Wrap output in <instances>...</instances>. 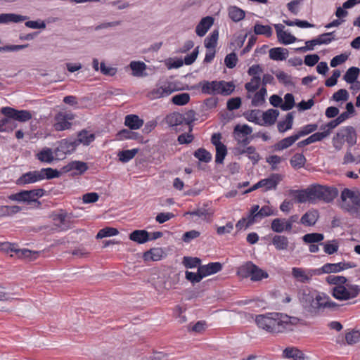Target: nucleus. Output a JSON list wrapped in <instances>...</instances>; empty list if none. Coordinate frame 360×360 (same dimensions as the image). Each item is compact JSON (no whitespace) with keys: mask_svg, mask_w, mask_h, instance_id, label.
Returning a JSON list of instances; mask_svg holds the SVG:
<instances>
[{"mask_svg":"<svg viewBox=\"0 0 360 360\" xmlns=\"http://www.w3.org/2000/svg\"><path fill=\"white\" fill-rule=\"evenodd\" d=\"M298 298L304 311L312 317L318 316L326 309L337 310L340 307V304L333 302L326 293L311 287L300 289Z\"/></svg>","mask_w":360,"mask_h":360,"instance_id":"obj_1","label":"nucleus"},{"mask_svg":"<svg viewBox=\"0 0 360 360\" xmlns=\"http://www.w3.org/2000/svg\"><path fill=\"white\" fill-rule=\"evenodd\" d=\"M299 319L278 312L266 313L256 316L255 322L259 328L271 333H282L292 330Z\"/></svg>","mask_w":360,"mask_h":360,"instance_id":"obj_2","label":"nucleus"},{"mask_svg":"<svg viewBox=\"0 0 360 360\" xmlns=\"http://www.w3.org/2000/svg\"><path fill=\"white\" fill-rule=\"evenodd\" d=\"M340 198L341 207L360 219V195L349 188H345L341 193Z\"/></svg>","mask_w":360,"mask_h":360,"instance_id":"obj_3","label":"nucleus"},{"mask_svg":"<svg viewBox=\"0 0 360 360\" xmlns=\"http://www.w3.org/2000/svg\"><path fill=\"white\" fill-rule=\"evenodd\" d=\"M330 292L335 299L339 301H347L356 298L360 295V286L347 283L333 287Z\"/></svg>","mask_w":360,"mask_h":360,"instance_id":"obj_4","label":"nucleus"},{"mask_svg":"<svg viewBox=\"0 0 360 360\" xmlns=\"http://www.w3.org/2000/svg\"><path fill=\"white\" fill-rule=\"evenodd\" d=\"M45 191L43 188L32 189L29 191H21L17 193L12 194L9 198L12 200L18 202H26L30 204L32 202H37L41 205L40 202L37 198L44 196Z\"/></svg>","mask_w":360,"mask_h":360,"instance_id":"obj_5","label":"nucleus"},{"mask_svg":"<svg viewBox=\"0 0 360 360\" xmlns=\"http://www.w3.org/2000/svg\"><path fill=\"white\" fill-rule=\"evenodd\" d=\"M314 202L316 200H323L325 202H332L338 195V190L333 186L316 185L313 186Z\"/></svg>","mask_w":360,"mask_h":360,"instance_id":"obj_6","label":"nucleus"},{"mask_svg":"<svg viewBox=\"0 0 360 360\" xmlns=\"http://www.w3.org/2000/svg\"><path fill=\"white\" fill-rule=\"evenodd\" d=\"M176 90L172 82H165L162 85L158 84L155 89L148 92L147 97L150 100L158 99L168 96Z\"/></svg>","mask_w":360,"mask_h":360,"instance_id":"obj_7","label":"nucleus"},{"mask_svg":"<svg viewBox=\"0 0 360 360\" xmlns=\"http://www.w3.org/2000/svg\"><path fill=\"white\" fill-rule=\"evenodd\" d=\"M1 112L6 117L13 118L14 121L21 122H27L32 119V114L27 110H17L11 107H3Z\"/></svg>","mask_w":360,"mask_h":360,"instance_id":"obj_8","label":"nucleus"},{"mask_svg":"<svg viewBox=\"0 0 360 360\" xmlns=\"http://www.w3.org/2000/svg\"><path fill=\"white\" fill-rule=\"evenodd\" d=\"M316 275L319 276L317 269H304L299 267H293L292 269V276L293 278L302 283H309L312 276Z\"/></svg>","mask_w":360,"mask_h":360,"instance_id":"obj_9","label":"nucleus"},{"mask_svg":"<svg viewBox=\"0 0 360 360\" xmlns=\"http://www.w3.org/2000/svg\"><path fill=\"white\" fill-rule=\"evenodd\" d=\"M220 84H221L219 83V81L216 80L212 82L202 80L191 87H188L187 89L194 90L200 88L201 92L204 94L216 95L218 94V90Z\"/></svg>","mask_w":360,"mask_h":360,"instance_id":"obj_10","label":"nucleus"},{"mask_svg":"<svg viewBox=\"0 0 360 360\" xmlns=\"http://www.w3.org/2000/svg\"><path fill=\"white\" fill-rule=\"evenodd\" d=\"M3 249L6 250L8 252H11V256H16L18 258H35L37 252H32L28 249H18L15 244L11 243H6L2 245Z\"/></svg>","mask_w":360,"mask_h":360,"instance_id":"obj_11","label":"nucleus"},{"mask_svg":"<svg viewBox=\"0 0 360 360\" xmlns=\"http://www.w3.org/2000/svg\"><path fill=\"white\" fill-rule=\"evenodd\" d=\"M75 115L72 113L60 112L55 116L54 128L56 131H63L71 127L72 123L70 122L74 120Z\"/></svg>","mask_w":360,"mask_h":360,"instance_id":"obj_12","label":"nucleus"},{"mask_svg":"<svg viewBox=\"0 0 360 360\" xmlns=\"http://www.w3.org/2000/svg\"><path fill=\"white\" fill-rule=\"evenodd\" d=\"M338 136L346 141L349 148L356 143L357 134L352 126H347L341 128L338 132Z\"/></svg>","mask_w":360,"mask_h":360,"instance_id":"obj_13","label":"nucleus"},{"mask_svg":"<svg viewBox=\"0 0 360 360\" xmlns=\"http://www.w3.org/2000/svg\"><path fill=\"white\" fill-rule=\"evenodd\" d=\"M290 194L296 198L297 202L303 203L307 201L314 202L313 186L305 190H290Z\"/></svg>","mask_w":360,"mask_h":360,"instance_id":"obj_14","label":"nucleus"},{"mask_svg":"<svg viewBox=\"0 0 360 360\" xmlns=\"http://www.w3.org/2000/svg\"><path fill=\"white\" fill-rule=\"evenodd\" d=\"M41 176L39 175V170L27 172L22 174L17 180L16 184L18 186H25L29 184H33L41 181Z\"/></svg>","mask_w":360,"mask_h":360,"instance_id":"obj_15","label":"nucleus"},{"mask_svg":"<svg viewBox=\"0 0 360 360\" xmlns=\"http://www.w3.org/2000/svg\"><path fill=\"white\" fill-rule=\"evenodd\" d=\"M213 23V17L206 16L202 18L195 27L196 34L200 37L205 36Z\"/></svg>","mask_w":360,"mask_h":360,"instance_id":"obj_16","label":"nucleus"},{"mask_svg":"<svg viewBox=\"0 0 360 360\" xmlns=\"http://www.w3.org/2000/svg\"><path fill=\"white\" fill-rule=\"evenodd\" d=\"M282 180V176L279 174H271L268 178L261 179L264 191L276 189L279 182Z\"/></svg>","mask_w":360,"mask_h":360,"instance_id":"obj_17","label":"nucleus"},{"mask_svg":"<svg viewBox=\"0 0 360 360\" xmlns=\"http://www.w3.org/2000/svg\"><path fill=\"white\" fill-rule=\"evenodd\" d=\"M124 124L131 130L140 129L143 124V120L136 115H127L124 118Z\"/></svg>","mask_w":360,"mask_h":360,"instance_id":"obj_18","label":"nucleus"},{"mask_svg":"<svg viewBox=\"0 0 360 360\" xmlns=\"http://www.w3.org/2000/svg\"><path fill=\"white\" fill-rule=\"evenodd\" d=\"M88 168L89 167L86 162L75 160L64 166L62 169L64 172H68L72 170H77L80 174H84L88 169Z\"/></svg>","mask_w":360,"mask_h":360,"instance_id":"obj_19","label":"nucleus"},{"mask_svg":"<svg viewBox=\"0 0 360 360\" xmlns=\"http://www.w3.org/2000/svg\"><path fill=\"white\" fill-rule=\"evenodd\" d=\"M299 138L295 133L290 136L286 137L278 141L274 145V149L276 151L283 150L291 146Z\"/></svg>","mask_w":360,"mask_h":360,"instance_id":"obj_20","label":"nucleus"},{"mask_svg":"<svg viewBox=\"0 0 360 360\" xmlns=\"http://www.w3.org/2000/svg\"><path fill=\"white\" fill-rule=\"evenodd\" d=\"M272 245L276 250H286L289 246L288 238L284 235H275L271 240Z\"/></svg>","mask_w":360,"mask_h":360,"instance_id":"obj_21","label":"nucleus"},{"mask_svg":"<svg viewBox=\"0 0 360 360\" xmlns=\"http://www.w3.org/2000/svg\"><path fill=\"white\" fill-rule=\"evenodd\" d=\"M319 219V212L316 210L308 211L300 219V223L306 226H314Z\"/></svg>","mask_w":360,"mask_h":360,"instance_id":"obj_22","label":"nucleus"},{"mask_svg":"<svg viewBox=\"0 0 360 360\" xmlns=\"http://www.w3.org/2000/svg\"><path fill=\"white\" fill-rule=\"evenodd\" d=\"M129 239L143 244L150 240L149 233L146 230H135L130 233Z\"/></svg>","mask_w":360,"mask_h":360,"instance_id":"obj_23","label":"nucleus"},{"mask_svg":"<svg viewBox=\"0 0 360 360\" xmlns=\"http://www.w3.org/2000/svg\"><path fill=\"white\" fill-rule=\"evenodd\" d=\"M269 58L274 60H284L288 56V51L285 48L275 47L269 50Z\"/></svg>","mask_w":360,"mask_h":360,"instance_id":"obj_24","label":"nucleus"},{"mask_svg":"<svg viewBox=\"0 0 360 360\" xmlns=\"http://www.w3.org/2000/svg\"><path fill=\"white\" fill-rule=\"evenodd\" d=\"M317 269L319 275L323 274L339 273L342 271V262L326 263Z\"/></svg>","mask_w":360,"mask_h":360,"instance_id":"obj_25","label":"nucleus"},{"mask_svg":"<svg viewBox=\"0 0 360 360\" xmlns=\"http://www.w3.org/2000/svg\"><path fill=\"white\" fill-rule=\"evenodd\" d=\"M163 250L160 248H153L143 253V258L145 261H159L163 255Z\"/></svg>","mask_w":360,"mask_h":360,"instance_id":"obj_26","label":"nucleus"},{"mask_svg":"<svg viewBox=\"0 0 360 360\" xmlns=\"http://www.w3.org/2000/svg\"><path fill=\"white\" fill-rule=\"evenodd\" d=\"M27 19V16L21 15L15 13H2L0 14V23L6 24L11 22H19Z\"/></svg>","mask_w":360,"mask_h":360,"instance_id":"obj_27","label":"nucleus"},{"mask_svg":"<svg viewBox=\"0 0 360 360\" xmlns=\"http://www.w3.org/2000/svg\"><path fill=\"white\" fill-rule=\"evenodd\" d=\"M283 356L287 359L293 360H304V354L295 347H287L283 352Z\"/></svg>","mask_w":360,"mask_h":360,"instance_id":"obj_28","label":"nucleus"},{"mask_svg":"<svg viewBox=\"0 0 360 360\" xmlns=\"http://www.w3.org/2000/svg\"><path fill=\"white\" fill-rule=\"evenodd\" d=\"M229 17L235 22L242 20L245 16V12L236 6H230L228 8Z\"/></svg>","mask_w":360,"mask_h":360,"instance_id":"obj_29","label":"nucleus"},{"mask_svg":"<svg viewBox=\"0 0 360 360\" xmlns=\"http://www.w3.org/2000/svg\"><path fill=\"white\" fill-rule=\"evenodd\" d=\"M141 135L138 132L132 131L131 129H124L119 131L116 134V139L122 141L124 139L139 140L141 138Z\"/></svg>","mask_w":360,"mask_h":360,"instance_id":"obj_30","label":"nucleus"},{"mask_svg":"<svg viewBox=\"0 0 360 360\" xmlns=\"http://www.w3.org/2000/svg\"><path fill=\"white\" fill-rule=\"evenodd\" d=\"M36 158L41 162L51 163L54 160L52 149L50 148H44L36 154Z\"/></svg>","mask_w":360,"mask_h":360,"instance_id":"obj_31","label":"nucleus"},{"mask_svg":"<svg viewBox=\"0 0 360 360\" xmlns=\"http://www.w3.org/2000/svg\"><path fill=\"white\" fill-rule=\"evenodd\" d=\"M17 127V124L9 117H4L0 120V132H11Z\"/></svg>","mask_w":360,"mask_h":360,"instance_id":"obj_32","label":"nucleus"},{"mask_svg":"<svg viewBox=\"0 0 360 360\" xmlns=\"http://www.w3.org/2000/svg\"><path fill=\"white\" fill-rule=\"evenodd\" d=\"M293 119V112H288L285 116V120L280 121L278 122L277 128L278 131L283 133L290 129L292 127Z\"/></svg>","mask_w":360,"mask_h":360,"instance_id":"obj_33","label":"nucleus"},{"mask_svg":"<svg viewBox=\"0 0 360 360\" xmlns=\"http://www.w3.org/2000/svg\"><path fill=\"white\" fill-rule=\"evenodd\" d=\"M39 175L41 176V178H40L41 181L44 179H53L54 178H58L60 176V172L58 169L51 167L42 168L39 170Z\"/></svg>","mask_w":360,"mask_h":360,"instance_id":"obj_34","label":"nucleus"},{"mask_svg":"<svg viewBox=\"0 0 360 360\" xmlns=\"http://www.w3.org/2000/svg\"><path fill=\"white\" fill-rule=\"evenodd\" d=\"M95 139V135L90 134L86 130H82L78 133L77 143L83 144L84 146H89Z\"/></svg>","mask_w":360,"mask_h":360,"instance_id":"obj_35","label":"nucleus"},{"mask_svg":"<svg viewBox=\"0 0 360 360\" xmlns=\"http://www.w3.org/2000/svg\"><path fill=\"white\" fill-rule=\"evenodd\" d=\"M255 264L252 262H247L245 264L241 265L238 268L237 275L241 278L251 277L253 271L252 266Z\"/></svg>","mask_w":360,"mask_h":360,"instance_id":"obj_36","label":"nucleus"},{"mask_svg":"<svg viewBox=\"0 0 360 360\" xmlns=\"http://www.w3.org/2000/svg\"><path fill=\"white\" fill-rule=\"evenodd\" d=\"M279 111L276 109H269L263 113L262 117L265 124L272 125L275 123Z\"/></svg>","mask_w":360,"mask_h":360,"instance_id":"obj_37","label":"nucleus"},{"mask_svg":"<svg viewBox=\"0 0 360 360\" xmlns=\"http://www.w3.org/2000/svg\"><path fill=\"white\" fill-rule=\"evenodd\" d=\"M219 85L218 94L229 96L233 93L235 89V85L232 82L219 81Z\"/></svg>","mask_w":360,"mask_h":360,"instance_id":"obj_38","label":"nucleus"},{"mask_svg":"<svg viewBox=\"0 0 360 360\" xmlns=\"http://www.w3.org/2000/svg\"><path fill=\"white\" fill-rule=\"evenodd\" d=\"M360 69L356 67L349 68L344 75V79L349 84H353L359 77Z\"/></svg>","mask_w":360,"mask_h":360,"instance_id":"obj_39","label":"nucleus"},{"mask_svg":"<svg viewBox=\"0 0 360 360\" xmlns=\"http://www.w3.org/2000/svg\"><path fill=\"white\" fill-rule=\"evenodd\" d=\"M138 151L139 149L137 148H134L131 150H124L120 151L119 153L117 154L119 160L121 161L122 162H127L134 158Z\"/></svg>","mask_w":360,"mask_h":360,"instance_id":"obj_40","label":"nucleus"},{"mask_svg":"<svg viewBox=\"0 0 360 360\" xmlns=\"http://www.w3.org/2000/svg\"><path fill=\"white\" fill-rule=\"evenodd\" d=\"M219 37L218 30H213L211 34L205 39V46L207 49H214L217 44Z\"/></svg>","mask_w":360,"mask_h":360,"instance_id":"obj_41","label":"nucleus"},{"mask_svg":"<svg viewBox=\"0 0 360 360\" xmlns=\"http://www.w3.org/2000/svg\"><path fill=\"white\" fill-rule=\"evenodd\" d=\"M254 32L257 35H264L266 37H270L273 34V30L269 25L256 23L254 26Z\"/></svg>","mask_w":360,"mask_h":360,"instance_id":"obj_42","label":"nucleus"},{"mask_svg":"<svg viewBox=\"0 0 360 360\" xmlns=\"http://www.w3.org/2000/svg\"><path fill=\"white\" fill-rule=\"evenodd\" d=\"M165 121L171 127L178 126L183 122V115L178 112H174L167 115Z\"/></svg>","mask_w":360,"mask_h":360,"instance_id":"obj_43","label":"nucleus"},{"mask_svg":"<svg viewBox=\"0 0 360 360\" xmlns=\"http://www.w3.org/2000/svg\"><path fill=\"white\" fill-rule=\"evenodd\" d=\"M306 158L302 153L295 154L290 159V165L295 169H300L303 167L306 162Z\"/></svg>","mask_w":360,"mask_h":360,"instance_id":"obj_44","label":"nucleus"},{"mask_svg":"<svg viewBox=\"0 0 360 360\" xmlns=\"http://www.w3.org/2000/svg\"><path fill=\"white\" fill-rule=\"evenodd\" d=\"M266 95V89L262 86L259 91H257L252 99V105L259 106L265 101V96Z\"/></svg>","mask_w":360,"mask_h":360,"instance_id":"obj_45","label":"nucleus"},{"mask_svg":"<svg viewBox=\"0 0 360 360\" xmlns=\"http://www.w3.org/2000/svg\"><path fill=\"white\" fill-rule=\"evenodd\" d=\"M323 238V234L319 233H307L302 237L303 241L309 244L321 242Z\"/></svg>","mask_w":360,"mask_h":360,"instance_id":"obj_46","label":"nucleus"},{"mask_svg":"<svg viewBox=\"0 0 360 360\" xmlns=\"http://www.w3.org/2000/svg\"><path fill=\"white\" fill-rule=\"evenodd\" d=\"M326 281L330 285L338 286L339 285H344L348 283V280L343 276L329 275L326 278Z\"/></svg>","mask_w":360,"mask_h":360,"instance_id":"obj_47","label":"nucleus"},{"mask_svg":"<svg viewBox=\"0 0 360 360\" xmlns=\"http://www.w3.org/2000/svg\"><path fill=\"white\" fill-rule=\"evenodd\" d=\"M193 155L201 162H209L212 160L211 153L203 148L196 150Z\"/></svg>","mask_w":360,"mask_h":360,"instance_id":"obj_48","label":"nucleus"},{"mask_svg":"<svg viewBox=\"0 0 360 360\" xmlns=\"http://www.w3.org/2000/svg\"><path fill=\"white\" fill-rule=\"evenodd\" d=\"M253 271L252 272V276L250 279L253 281H259L263 278H266L269 275L267 272L263 271L262 269L259 268L257 265L252 266Z\"/></svg>","mask_w":360,"mask_h":360,"instance_id":"obj_49","label":"nucleus"},{"mask_svg":"<svg viewBox=\"0 0 360 360\" xmlns=\"http://www.w3.org/2000/svg\"><path fill=\"white\" fill-rule=\"evenodd\" d=\"M172 101L176 105H184L190 101V95L188 93L176 94L172 98Z\"/></svg>","mask_w":360,"mask_h":360,"instance_id":"obj_50","label":"nucleus"},{"mask_svg":"<svg viewBox=\"0 0 360 360\" xmlns=\"http://www.w3.org/2000/svg\"><path fill=\"white\" fill-rule=\"evenodd\" d=\"M284 224V218H276L271 223V229L274 232L281 233L285 231Z\"/></svg>","mask_w":360,"mask_h":360,"instance_id":"obj_51","label":"nucleus"},{"mask_svg":"<svg viewBox=\"0 0 360 360\" xmlns=\"http://www.w3.org/2000/svg\"><path fill=\"white\" fill-rule=\"evenodd\" d=\"M134 75L140 76L146 68V65L141 61H131L129 65Z\"/></svg>","mask_w":360,"mask_h":360,"instance_id":"obj_52","label":"nucleus"},{"mask_svg":"<svg viewBox=\"0 0 360 360\" xmlns=\"http://www.w3.org/2000/svg\"><path fill=\"white\" fill-rule=\"evenodd\" d=\"M320 245L323 246L324 252L328 255L335 253L339 248L338 243L336 240L328 243H321Z\"/></svg>","mask_w":360,"mask_h":360,"instance_id":"obj_53","label":"nucleus"},{"mask_svg":"<svg viewBox=\"0 0 360 360\" xmlns=\"http://www.w3.org/2000/svg\"><path fill=\"white\" fill-rule=\"evenodd\" d=\"M119 233V231L117 229L112 227H105L101 229L97 235L96 238H103L105 237H110L116 236Z\"/></svg>","mask_w":360,"mask_h":360,"instance_id":"obj_54","label":"nucleus"},{"mask_svg":"<svg viewBox=\"0 0 360 360\" xmlns=\"http://www.w3.org/2000/svg\"><path fill=\"white\" fill-rule=\"evenodd\" d=\"M345 340L348 345H352L360 341V332L352 330L345 334Z\"/></svg>","mask_w":360,"mask_h":360,"instance_id":"obj_55","label":"nucleus"},{"mask_svg":"<svg viewBox=\"0 0 360 360\" xmlns=\"http://www.w3.org/2000/svg\"><path fill=\"white\" fill-rule=\"evenodd\" d=\"M295 105V98L292 94L288 93L284 96V103L281 105V110L284 111L291 110Z\"/></svg>","mask_w":360,"mask_h":360,"instance_id":"obj_56","label":"nucleus"},{"mask_svg":"<svg viewBox=\"0 0 360 360\" xmlns=\"http://www.w3.org/2000/svg\"><path fill=\"white\" fill-rule=\"evenodd\" d=\"M67 214L66 212L61 211L58 214H56L53 216V220L56 222H58V225L60 226H64L65 227H61V229L66 230L70 228L69 226H67Z\"/></svg>","mask_w":360,"mask_h":360,"instance_id":"obj_57","label":"nucleus"},{"mask_svg":"<svg viewBox=\"0 0 360 360\" xmlns=\"http://www.w3.org/2000/svg\"><path fill=\"white\" fill-rule=\"evenodd\" d=\"M261 84V77H253L251 78L250 82H247L245 84V89L248 92H254L259 87Z\"/></svg>","mask_w":360,"mask_h":360,"instance_id":"obj_58","label":"nucleus"},{"mask_svg":"<svg viewBox=\"0 0 360 360\" xmlns=\"http://www.w3.org/2000/svg\"><path fill=\"white\" fill-rule=\"evenodd\" d=\"M227 154V148L225 145L216 148L215 162L221 164Z\"/></svg>","mask_w":360,"mask_h":360,"instance_id":"obj_59","label":"nucleus"},{"mask_svg":"<svg viewBox=\"0 0 360 360\" xmlns=\"http://www.w3.org/2000/svg\"><path fill=\"white\" fill-rule=\"evenodd\" d=\"M318 129L317 124H309L304 126L302 129L296 133L297 136L300 139L302 136L308 135Z\"/></svg>","mask_w":360,"mask_h":360,"instance_id":"obj_60","label":"nucleus"},{"mask_svg":"<svg viewBox=\"0 0 360 360\" xmlns=\"http://www.w3.org/2000/svg\"><path fill=\"white\" fill-rule=\"evenodd\" d=\"M245 153L248 155V158L251 160L253 165L257 164L260 160L259 154L256 151V148L254 146H248L245 148Z\"/></svg>","mask_w":360,"mask_h":360,"instance_id":"obj_61","label":"nucleus"},{"mask_svg":"<svg viewBox=\"0 0 360 360\" xmlns=\"http://www.w3.org/2000/svg\"><path fill=\"white\" fill-rule=\"evenodd\" d=\"M252 132V129L248 124L240 125L237 124L234 127L233 134L240 133L243 136H248Z\"/></svg>","mask_w":360,"mask_h":360,"instance_id":"obj_62","label":"nucleus"},{"mask_svg":"<svg viewBox=\"0 0 360 360\" xmlns=\"http://www.w3.org/2000/svg\"><path fill=\"white\" fill-rule=\"evenodd\" d=\"M278 39L281 44L285 45L291 44L297 40L295 36L285 31L281 34V37L278 38Z\"/></svg>","mask_w":360,"mask_h":360,"instance_id":"obj_63","label":"nucleus"},{"mask_svg":"<svg viewBox=\"0 0 360 360\" xmlns=\"http://www.w3.org/2000/svg\"><path fill=\"white\" fill-rule=\"evenodd\" d=\"M237 62H238V57H237V55L234 52H232V53L226 55V56L225 57V59H224V63H225L226 66L230 69H232L234 67H236Z\"/></svg>","mask_w":360,"mask_h":360,"instance_id":"obj_64","label":"nucleus"}]
</instances>
